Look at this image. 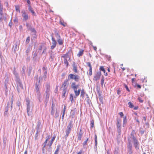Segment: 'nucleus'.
<instances>
[{
    "label": "nucleus",
    "mask_w": 154,
    "mask_h": 154,
    "mask_svg": "<svg viewBox=\"0 0 154 154\" xmlns=\"http://www.w3.org/2000/svg\"><path fill=\"white\" fill-rule=\"evenodd\" d=\"M79 76L77 75H74L72 74H69L68 76V79L64 80L62 85L61 89L63 88V90H67L69 85L68 80L70 79H74L75 82H78L79 81Z\"/></svg>",
    "instance_id": "1"
},
{
    "label": "nucleus",
    "mask_w": 154,
    "mask_h": 154,
    "mask_svg": "<svg viewBox=\"0 0 154 154\" xmlns=\"http://www.w3.org/2000/svg\"><path fill=\"white\" fill-rule=\"evenodd\" d=\"M41 77H40L39 79H38V75H36L34 77V81L36 82L35 83V94L37 97L39 102H41L40 98L41 97V93L40 92V82Z\"/></svg>",
    "instance_id": "2"
},
{
    "label": "nucleus",
    "mask_w": 154,
    "mask_h": 154,
    "mask_svg": "<svg viewBox=\"0 0 154 154\" xmlns=\"http://www.w3.org/2000/svg\"><path fill=\"white\" fill-rule=\"evenodd\" d=\"M26 102L27 115L28 116H30L32 114L33 106L28 98H26Z\"/></svg>",
    "instance_id": "3"
},
{
    "label": "nucleus",
    "mask_w": 154,
    "mask_h": 154,
    "mask_svg": "<svg viewBox=\"0 0 154 154\" xmlns=\"http://www.w3.org/2000/svg\"><path fill=\"white\" fill-rule=\"evenodd\" d=\"M16 80L17 85V90L18 92L19 93L20 89H23V85L20 79Z\"/></svg>",
    "instance_id": "4"
},
{
    "label": "nucleus",
    "mask_w": 154,
    "mask_h": 154,
    "mask_svg": "<svg viewBox=\"0 0 154 154\" xmlns=\"http://www.w3.org/2000/svg\"><path fill=\"white\" fill-rule=\"evenodd\" d=\"M22 17H23V21H26L29 18L28 15L25 11H23L22 12Z\"/></svg>",
    "instance_id": "5"
},
{
    "label": "nucleus",
    "mask_w": 154,
    "mask_h": 154,
    "mask_svg": "<svg viewBox=\"0 0 154 154\" xmlns=\"http://www.w3.org/2000/svg\"><path fill=\"white\" fill-rule=\"evenodd\" d=\"M133 140L134 142V145L135 148L136 149H138L139 143L138 142V140L135 137H134L133 139Z\"/></svg>",
    "instance_id": "6"
},
{
    "label": "nucleus",
    "mask_w": 154,
    "mask_h": 154,
    "mask_svg": "<svg viewBox=\"0 0 154 154\" xmlns=\"http://www.w3.org/2000/svg\"><path fill=\"white\" fill-rule=\"evenodd\" d=\"M128 152L129 154H132V145L131 143V141L128 139Z\"/></svg>",
    "instance_id": "7"
},
{
    "label": "nucleus",
    "mask_w": 154,
    "mask_h": 154,
    "mask_svg": "<svg viewBox=\"0 0 154 154\" xmlns=\"http://www.w3.org/2000/svg\"><path fill=\"white\" fill-rule=\"evenodd\" d=\"M101 75V72L100 71L97 72L94 76V80L97 81L100 77Z\"/></svg>",
    "instance_id": "8"
},
{
    "label": "nucleus",
    "mask_w": 154,
    "mask_h": 154,
    "mask_svg": "<svg viewBox=\"0 0 154 154\" xmlns=\"http://www.w3.org/2000/svg\"><path fill=\"white\" fill-rule=\"evenodd\" d=\"M79 85H77L76 82H73L71 83V88L73 89V90L77 89L79 87Z\"/></svg>",
    "instance_id": "9"
},
{
    "label": "nucleus",
    "mask_w": 154,
    "mask_h": 154,
    "mask_svg": "<svg viewBox=\"0 0 154 154\" xmlns=\"http://www.w3.org/2000/svg\"><path fill=\"white\" fill-rule=\"evenodd\" d=\"M51 38L52 45L51 47V49H53L56 47L57 43L53 36H51Z\"/></svg>",
    "instance_id": "10"
},
{
    "label": "nucleus",
    "mask_w": 154,
    "mask_h": 154,
    "mask_svg": "<svg viewBox=\"0 0 154 154\" xmlns=\"http://www.w3.org/2000/svg\"><path fill=\"white\" fill-rule=\"evenodd\" d=\"M72 70L75 73H78V71L77 69V65L75 62L73 63L72 64Z\"/></svg>",
    "instance_id": "11"
},
{
    "label": "nucleus",
    "mask_w": 154,
    "mask_h": 154,
    "mask_svg": "<svg viewBox=\"0 0 154 154\" xmlns=\"http://www.w3.org/2000/svg\"><path fill=\"white\" fill-rule=\"evenodd\" d=\"M83 134V133L82 131V129L80 130V132L79 133H77L78 139L79 140H81V138Z\"/></svg>",
    "instance_id": "12"
},
{
    "label": "nucleus",
    "mask_w": 154,
    "mask_h": 154,
    "mask_svg": "<svg viewBox=\"0 0 154 154\" xmlns=\"http://www.w3.org/2000/svg\"><path fill=\"white\" fill-rule=\"evenodd\" d=\"M87 65L89 67V72L88 75H92V66L90 62H88L87 63Z\"/></svg>",
    "instance_id": "13"
},
{
    "label": "nucleus",
    "mask_w": 154,
    "mask_h": 154,
    "mask_svg": "<svg viewBox=\"0 0 154 154\" xmlns=\"http://www.w3.org/2000/svg\"><path fill=\"white\" fill-rule=\"evenodd\" d=\"M28 10L32 13L33 15L35 16H36V14H35V11L33 10L32 8L31 7L30 5H28Z\"/></svg>",
    "instance_id": "14"
},
{
    "label": "nucleus",
    "mask_w": 154,
    "mask_h": 154,
    "mask_svg": "<svg viewBox=\"0 0 154 154\" xmlns=\"http://www.w3.org/2000/svg\"><path fill=\"white\" fill-rule=\"evenodd\" d=\"M71 129L67 128L66 131V134L65 136V137L66 138L68 136L69 134L70 133Z\"/></svg>",
    "instance_id": "15"
},
{
    "label": "nucleus",
    "mask_w": 154,
    "mask_h": 154,
    "mask_svg": "<svg viewBox=\"0 0 154 154\" xmlns=\"http://www.w3.org/2000/svg\"><path fill=\"white\" fill-rule=\"evenodd\" d=\"M55 137L54 136V137L52 139H51V142H49L48 143V145L49 146V149H51V146L53 143V142L55 140Z\"/></svg>",
    "instance_id": "16"
},
{
    "label": "nucleus",
    "mask_w": 154,
    "mask_h": 154,
    "mask_svg": "<svg viewBox=\"0 0 154 154\" xmlns=\"http://www.w3.org/2000/svg\"><path fill=\"white\" fill-rule=\"evenodd\" d=\"M73 122L72 121H70L67 126V128L72 129L73 126Z\"/></svg>",
    "instance_id": "17"
},
{
    "label": "nucleus",
    "mask_w": 154,
    "mask_h": 154,
    "mask_svg": "<svg viewBox=\"0 0 154 154\" xmlns=\"http://www.w3.org/2000/svg\"><path fill=\"white\" fill-rule=\"evenodd\" d=\"M73 91L76 96L77 97L79 95L81 91L80 89H79L78 90L77 89H75L73 90Z\"/></svg>",
    "instance_id": "18"
},
{
    "label": "nucleus",
    "mask_w": 154,
    "mask_h": 154,
    "mask_svg": "<svg viewBox=\"0 0 154 154\" xmlns=\"http://www.w3.org/2000/svg\"><path fill=\"white\" fill-rule=\"evenodd\" d=\"M13 73L15 75V77L16 78V80L17 79H20L18 76V74L16 71L15 70V69H14V70L13 71Z\"/></svg>",
    "instance_id": "19"
},
{
    "label": "nucleus",
    "mask_w": 154,
    "mask_h": 154,
    "mask_svg": "<svg viewBox=\"0 0 154 154\" xmlns=\"http://www.w3.org/2000/svg\"><path fill=\"white\" fill-rule=\"evenodd\" d=\"M26 69V68L24 66H23L22 68V70L21 72V75L22 76H24L25 75V70Z\"/></svg>",
    "instance_id": "20"
},
{
    "label": "nucleus",
    "mask_w": 154,
    "mask_h": 154,
    "mask_svg": "<svg viewBox=\"0 0 154 154\" xmlns=\"http://www.w3.org/2000/svg\"><path fill=\"white\" fill-rule=\"evenodd\" d=\"M50 85L48 84H47L45 85L46 92H49L50 91Z\"/></svg>",
    "instance_id": "21"
},
{
    "label": "nucleus",
    "mask_w": 154,
    "mask_h": 154,
    "mask_svg": "<svg viewBox=\"0 0 154 154\" xmlns=\"http://www.w3.org/2000/svg\"><path fill=\"white\" fill-rule=\"evenodd\" d=\"M17 42L15 43L13 46V49L14 52L17 50Z\"/></svg>",
    "instance_id": "22"
},
{
    "label": "nucleus",
    "mask_w": 154,
    "mask_h": 154,
    "mask_svg": "<svg viewBox=\"0 0 154 154\" xmlns=\"http://www.w3.org/2000/svg\"><path fill=\"white\" fill-rule=\"evenodd\" d=\"M88 140V138H87V139L84 141L83 143V147L84 148H86L87 147V142Z\"/></svg>",
    "instance_id": "23"
},
{
    "label": "nucleus",
    "mask_w": 154,
    "mask_h": 154,
    "mask_svg": "<svg viewBox=\"0 0 154 154\" xmlns=\"http://www.w3.org/2000/svg\"><path fill=\"white\" fill-rule=\"evenodd\" d=\"M84 50H82L80 51L79 53L77 54V56L79 57L82 56L83 54Z\"/></svg>",
    "instance_id": "24"
},
{
    "label": "nucleus",
    "mask_w": 154,
    "mask_h": 154,
    "mask_svg": "<svg viewBox=\"0 0 154 154\" xmlns=\"http://www.w3.org/2000/svg\"><path fill=\"white\" fill-rule=\"evenodd\" d=\"M46 97L45 101L47 102L48 100V99L49 97V92H46Z\"/></svg>",
    "instance_id": "25"
},
{
    "label": "nucleus",
    "mask_w": 154,
    "mask_h": 154,
    "mask_svg": "<svg viewBox=\"0 0 154 154\" xmlns=\"http://www.w3.org/2000/svg\"><path fill=\"white\" fill-rule=\"evenodd\" d=\"M57 41L59 44L60 45H62L63 44V40L61 38L58 39Z\"/></svg>",
    "instance_id": "26"
},
{
    "label": "nucleus",
    "mask_w": 154,
    "mask_h": 154,
    "mask_svg": "<svg viewBox=\"0 0 154 154\" xmlns=\"http://www.w3.org/2000/svg\"><path fill=\"white\" fill-rule=\"evenodd\" d=\"M94 139L95 141V147H97V135L95 134L94 135Z\"/></svg>",
    "instance_id": "27"
},
{
    "label": "nucleus",
    "mask_w": 154,
    "mask_h": 154,
    "mask_svg": "<svg viewBox=\"0 0 154 154\" xmlns=\"http://www.w3.org/2000/svg\"><path fill=\"white\" fill-rule=\"evenodd\" d=\"M75 113V111H73L72 110H71V115L70 116L72 117V118H73L74 117Z\"/></svg>",
    "instance_id": "28"
},
{
    "label": "nucleus",
    "mask_w": 154,
    "mask_h": 154,
    "mask_svg": "<svg viewBox=\"0 0 154 154\" xmlns=\"http://www.w3.org/2000/svg\"><path fill=\"white\" fill-rule=\"evenodd\" d=\"M30 31L33 33V35H35L37 32L34 28L32 27Z\"/></svg>",
    "instance_id": "29"
},
{
    "label": "nucleus",
    "mask_w": 154,
    "mask_h": 154,
    "mask_svg": "<svg viewBox=\"0 0 154 154\" xmlns=\"http://www.w3.org/2000/svg\"><path fill=\"white\" fill-rule=\"evenodd\" d=\"M64 63L66 65V68L68 67L69 65V63L67 61V59H64Z\"/></svg>",
    "instance_id": "30"
},
{
    "label": "nucleus",
    "mask_w": 154,
    "mask_h": 154,
    "mask_svg": "<svg viewBox=\"0 0 154 154\" xmlns=\"http://www.w3.org/2000/svg\"><path fill=\"white\" fill-rule=\"evenodd\" d=\"M55 36L56 37V38L58 39L61 38L60 36L58 33L56 31H55Z\"/></svg>",
    "instance_id": "31"
},
{
    "label": "nucleus",
    "mask_w": 154,
    "mask_h": 154,
    "mask_svg": "<svg viewBox=\"0 0 154 154\" xmlns=\"http://www.w3.org/2000/svg\"><path fill=\"white\" fill-rule=\"evenodd\" d=\"M37 53H36V52H35L34 54H33V57H32V60L33 61H35L36 60V57L37 56Z\"/></svg>",
    "instance_id": "32"
},
{
    "label": "nucleus",
    "mask_w": 154,
    "mask_h": 154,
    "mask_svg": "<svg viewBox=\"0 0 154 154\" xmlns=\"http://www.w3.org/2000/svg\"><path fill=\"white\" fill-rule=\"evenodd\" d=\"M144 130H143L140 128L139 130V135L140 136H142L144 134Z\"/></svg>",
    "instance_id": "33"
},
{
    "label": "nucleus",
    "mask_w": 154,
    "mask_h": 154,
    "mask_svg": "<svg viewBox=\"0 0 154 154\" xmlns=\"http://www.w3.org/2000/svg\"><path fill=\"white\" fill-rule=\"evenodd\" d=\"M54 58V54H52V53H51V54L50 55V58L51 59L52 61H53V60Z\"/></svg>",
    "instance_id": "34"
},
{
    "label": "nucleus",
    "mask_w": 154,
    "mask_h": 154,
    "mask_svg": "<svg viewBox=\"0 0 154 154\" xmlns=\"http://www.w3.org/2000/svg\"><path fill=\"white\" fill-rule=\"evenodd\" d=\"M41 122L40 121H38V124L36 126V128L38 129H40V126L41 125Z\"/></svg>",
    "instance_id": "35"
},
{
    "label": "nucleus",
    "mask_w": 154,
    "mask_h": 154,
    "mask_svg": "<svg viewBox=\"0 0 154 154\" xmlns=\"http://www.w3.org/2000/svg\"><path fill=\"white\" fill-rule=\"evenodd\" d=\"M67 90H63V95L62 96V97L63 98H64L66 96V92Z\"/></svg>",
    "instance_id": "36"
},
{
    "label": "nucleus",
    "mask_w": 154,
    "mask_h": 154,
    "mask_svg": "<svg viewBox=\"0 0 154 154\" xmlns=\"http://www.w3.org/2000/svg\"><path fill=\"white\" fill-rule=\"evenodd\" d=\"M127 122V120L126 119V117L125 116L123 119V126H124V125Z\"/></svg>",
    "instance_id": "37"
},
{
    "label": "nucleus",
    "mask_w": 154,
    "mask_h": 154,
    "mask_svg": "<svg viewBox=\"0 0 154 154\" xmlns=\"http://www.w3.org/2000/svg\"><path fill=\"white\" fill-rule=\"evenodd\" d=\"M104 82V77L102 76V79L101 80V85L102 87H103V83Z\"/></svg>",
    "instance_id": "38"
},
{
    "label": "nucleus",
    "mask_w": 154,
    "mask_h": 154,
    "mask_svg": "<svg viewBox=\"0 0 154 154\" xmlns=\"http://www.w3.org/2000/svg\"><path fill=\"white\" fill-rule=\"evenodd\" d=\"M128 105L129 106V107L130 108H133L134 107V106L132 103L131 102H129L128 103Z\"/></svg>",
    "instance_id": "39"
},
{
    "label": "nucleus",
    "mask_w": 154,
    "mask_h": 154,
    "mask_svg": "<svg viewBox=\"0 0 154 154\" xmlns=\"http://www.w3.org/2000/svg\"><path fill=\"white\" fill-rule=\"evenodd\" d=\"M9 102H8L7 103V106H6V107L5 108V111H6V112H8V108L9 107Z\"/></svg>",
    "instance_id": "40"
},
{
    "label": "nucleus",
    "mask_w": 154,
    "mask_h": 154,
    "mask_svg": "<svg viewBox=\"0 0 154 154\" xmlns=\"http://www.w3.org/2000/svg\"><path fill=\"white\" fill-rule=\"evenodd\" d=\"M91 128H93L94 126V122L93 120H92L91 121Z\"/></svg>",
    "instance_id": "41"
},
{
    "label": "nucleus",
    "mask_w": 154,
    "mask_h": 154,
    "mask_svg": "<svg viewBox=\"0 0 154 154\" xmlns=\"http://www.w3.org/2000/svg\"><path fill=\"white\" fill-rule=\"evenodd\" d=\"M68 57V53H66L63 55L62 56V57L64 59H67V58Z\"/></svg>",
    "instance_id": "42"
},
{
    "label": "nucleus",
    "mask_w": 154,
    "mask_h": 154,
    "mask_svg": "<svg viewBox=\"0 0 154 154\" xmlns=\"http://www.w3.org/2000/svg\"><path fill=\"white\" fill-rule=\"evenodd\" d=\"M135 131L134 130L133 131H132V132L131 133V138H132V139H133L134 137H135L134 136V134H135Z\"/></svg>",
    "instance_id": "43"
},
{
    "label": "nucleus",
    "mask_w": 154,
    "mask_h": 154,
    "mask_svg": "<svg viewBox=\"0 0 154 154\" xmlns=\"http://www.w3.org/2000/svg\"><path fill=\"white\" fill-rule=\"evenodd\" d=\"M29 42H30V37L29 36L26 38V44H28Z\"/></svg>",
    "instance_id": "44"
},
{
    "label": "nucleus",
    "mask_w": 154,
    "mask_h": 154,
    "mask_svg": "<svg viewBox=\"0 0 154 154\" xmlns=\"http://www.w3.org/2000/svg\"><path fill=\"white\" fill-rule=\"evenodd\" d=\"M100 71H101L104 72V73L105 72V70L104 68L103 67V66H101L100 67Z\"/></svg>",
    "instance_id": "45"
},
{
    "label": "nucleus",
    "mask_w": 154,
    "mask_h": 154,
    "mask_svg": "<svg viewBox=\"0 0 154 154\" xmlns=\"http://www.w3.org/2000/svg\"><path fill=\"white\" fill-rule=\"evenodd\" d=\"M99 99L100 102L102 103H103V98L102 97H99Z\"/></svg>",
    "instance_id": "46"
},
{
    "label": "nucleus",
    "mask_w": 154,
    "mask_h": 154,
    "mask_svg": "<svg viewBox=\"0 0 154 154\" xmlns=\"http://www.w3.org/2000/svg\"><path fill=\"white\" fill-rule=\"evenodd\" d=\"M46 149V147L43 146L42 147V154H45V151Z\"/></svg>",
    "instance_id": "47"
},
{
    "label": "nucleus",
    "mask_w": 154,
    "mask_h": 154,
    "mask_svg": "<svg viewBox=\"0 0 154 154\" xmlns=\"http://www.w3.org/2000/svg\"><path fill=\"white\" fill-rule=\"evenodd\" d=\"M32 71V68L31 67H29V71L28 73V76H29L30 75L31 73V72Z\"/></svg>",
    "instance_id": "48"
},
{
    "label": "nucleus",
    "mask_w": 154,
    "mask_h": 154,
    "mask_svg": "<svg viewBox=\"0 0 154 154\" xmlns=\"http://www.w3.org/2000/svg\"><path fill=\"white\" fill-rule=\"evenodd\" d=\"M121 128H117V131L119 135H120L121 134Z\"/></svg>",
    "instance_id": "49"
},
{
    "label": "nucleus",
    "mask_w": 154,
    "mask_h": 154,
    "mask_svg": "<svg viewBox=\"0 0 154 154\" xmlns=\"http://www.w3.org/2000/svg\"><path fill=\"white\" fill-rule=\"evenodd\" d=\"M31 50V49L29 47L28 48H27L26 51V55L28 56V53H29V51H30Z\"/></svg>",
    "instance_id": "50"
},
{
    "label": "nucleus",
    "mask_w": 154,
    "mask_h": 154,
    "mask_svg": "<svg viewBox=\"0 0 154 154\" xmlns=\"http://www.w3.org/2000/svg\"><path fill=\"white\" fill-rule=\"evenodd\" d=\"M55 112L54 109H53V107H52L51 114L52 115H53Z\"/></svg>",
    "instance_id": "51"
},
{
    "label": "nucleus",
    "mask_w": 154,
    "mask_h": 154,
    "mask_svg": "<svg viewBox=\"0 0 154 154\" xmlns=\"http://www.w3.org/2000/svg\"><path fill=\"white\" fill-rule=\"evenodd\" d=\"M117 128H121L120 127V124L119 122L118 121H117Z\"/></svg>",
    "instance_id": "52"
},
{
    "label": "nucleus",
    "mask_w": 154,
    "mask_h": 154,
    "mask_svg": "<svg viewBox=\"0 0 154 154\" xmlns=\"http://www.w3.org/2000/svg\"><path fill=\"white\" fill-rule=\"evenodd\" d=\"M124 86L125 87V88L126 89V90L128 91H129V92L130 91L129 89L128 88V86L126 85H125V84H124Z\"/></svg>",
    "instance_id": "53"
},
{
    "label": "nucleus",
    "mask_w": 154,
    "mask_h": 154,
    "mask_svg": "<svg viewBox=\"0 0 154 154\" xmlns=\"http://www.w3.org/2000/svg\"><path fill=\"white\" fill-rule=\"evenodd\" d=\"M70 99L71 101L72 102L73 100V96L72 94H71L70 95Z\"/></svg>",
    "instance_id": "54"
},
{
    "label": "nucleus",
    "mask_w": 154,
    "mask_h": 154,
    "mask_svg": "<svg viewBox=\"0 0 154 154\" xmlns=\"http://www.w3.org/2000/svg\"><path fill=\"white\" fill-rule=\"evenodd\" d=\"M3 8H0V15L2 16L3 15Z\"/></svg>",
    "instance_id": "55"
},
{
    "label": "nucleus",
    "mask_w": 154,
    "mask_h": 154,
    "mask_svg": "<svg viewBox=\"0 0 154 154\" xmlns=\"http://www.w3.org/2000/svg\"><path fill=\"white\" fill-rule=\"evenodd\" d=\"M85 94V92L83 90H82L81 93V96L82 97H83V96Z\"/></svg>",
    "instance_id": "56"
},
{
    "label": "nucleus",
    "mask_w": 154,
    "mask_h": 154,
    "mask_svg": "<svg viewBox=\"0 0 154 154\" xmlns=\"http://www.w3.org/2000/svg\"><path fill=\"white\" fill-rule=\"evenodd\" d=\"M39 135L38 134L36 133L35 135V140H36L38 139V137Z\"/></svg>",
    "instance_id": "57"
},
{
    "label": "nucleus",
    "mask_w": 154,
    "mask_h": 154,
    "mask_svg": "<svg viewBox=\"0 0 154 154\" xmlns=\"http://www.w3.org/2000/svg\"><path fill=\"white\" fill-rule=\"evenodd\" d=\"M48 140H46L44 142V143H43V146H45V147H46V144L47 143V142Z\"/></svg>",
    "instance_id": "58"
},
{
    "label": "nucleus",
    "mask_w": 154,
    "mask_h": 154,
    "mask_svg": "<svg viewBox=\"0 0 154 154\" xmlns=\"http://www.w3.org/2000/svg\"><path fill=\"white\" fill-rule=\"evenodd\" d=\"M138 100H139V101L140 103H143V100L140 97H139L138 98Z\"/></svg>",
    "instance_id": "59"
},
{
    "label": "nucleus",
    "mask_w": 154,
    "mask_h": 154,
    "mask_svg": "<svg viewBox=\"0 0 154 154\" xmlns=\"http://www.w3.org/2000/svg\"><path fill=\"white\" fill-rule=\"evenodd\" d=\"M106 57L108 60H110V59L111 58V57L110 56L108 55H106Z\"/></svg>",
    "instance_id": "60"
},
{
    "label": "nucleus",
    "mask_w": 154,
    "mask_h": 154,
    "mask_svg": "<svg viewBox=\"0 0 154 154\" xmlns=\"http://www.w3.org/2000/svg\"><path fill=\"white\" fill-rule=\"evenodd\" d=\"M59 116V114L58 113H57V112H56L55 114V117L56 118H57L58 116Z\"/></svg>",
    "instance_id": "61"
},
{
    "label": "nucleus",
    "mask_w": 154,
    "mask_h": 154,
    "mask_svg": "<svg viewBox=\"0 0 154 154\" xmlns=\"http://www.w3.org/2000/svg\"><path fill=\"white\" fill-rule=\"evenodd\" d=\"M26 60L27 62H29L30 60V57L27 56L26 59Z\"/></svg>",
    "instance_id": "62"
},
{
    "label": "nucleus",
    "mask_w": 154,
    "mask_h": 154,
    "mask_svg": "<svg viewBox=\"0 0 154 154\" xmlns=\"http://www.w3.org/2000/svg\"><path fill=\"white\" fill-rule=\"evenodd\" d=\"M15 8H16V11L19 12H20V10L19 8V7L16 6Z\"/></svg>",
    "instance_id": "63"
},
{
    "label": "nucleus",
    "mask_w": 154,
    "mask_h": 154,
    "mask_svg": "<svg viewBox=\"0 0 154 154\" xmlns=\"http://www.w3.org/2000/svg\"><path fill=\"white\" fill-rule=\"evenodd\" d=\"M59 149H60L59 146H57V149L55 151L57 152H58L59 150Z\"/></svg>",
    "instance_id": "64"
}]
</instances>
